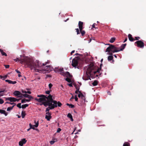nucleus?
Returning a JSON list of instances; mask_svg holds the SVG:
<instances>
[{
    "label": "nucleus",
    "instance_id": "5701e85b",
    "mask_svg": "<svg viewBox=\"0 0 146 146\" xmlns=\"http://www.w3.org/2000/svg\"><path fill=\"white\" fill-rule=\"evenodd\" d=\"M113 57L111 55L109 56H108V61H111L113 59Z\"/></svg>",
    "mask_w": 146,
    "mask_h": 146
},
{
    "label": "nucleus",
    "instance_id": "5fc2aeb1",
    "mask_svg": "<svg viewBox=\"0 0 146 146\" xmlns=\"http://www.w3.org/2000/svg\"><path fill=\"white\" fill-rule=\"evenodd\" d=\"M75 100L76 101H78V98L77 96V95H75Z\"/></svg>",
    "mask_w": 146,
    "mask_h": 146
},
{
    "label": "nucleus",
    "instance_id": "4d7b16f0",
    "mask_svg": "<svg viewBox=\"0 0 146 146\" xmlns=\"http://www.w3.org/2000/svg\"><path fill=\"white\" fill-rule=\"evenodd\" d=\"M96 24L95 23H94L92 25V27L93 28H96L95 27L96 25Z\"/></svg>",
    "mask_w": 146,
    "mask_h": 146
},
{
    "label": "nucleus",
    "instance_id": "aec40b11",
    "mask_svg": "<svg viewBox=\"0 0 146 146\" xmlns=\"http://www.w3.org/2000/svg\"><path fill=\"white\" fill-rule=\"evenodd\" d=\"M79 94L78 95V96L79 98H80V96H81V98L82 99H83L84 98V96L82 94V93H81V92H79Z\"/></svg>",
    "mask_w": 146,
    "mask_h": 146
},
{
    "label": "nucleus",
    "instance_id": "bb28decb",
    "mask_svg": "<svg viewBox=\"0 0 146 146\" xmlns=\"http://www.w3.org/2000/svg\"><path fill=\"white\" fill-rule=\"evenodd\" d=\"M123 146H130V144L128 142H126L123 144Z\"/></svg>",
    "mask_w": 146,
    "mask_h": 146
},
{
    "label": "nucleus",
    "instance_id": "e433bc0d",
    "mask_svg": "<svg viewBox=\"0 0 146 146\" xmlns=\"http://www.w3.org/2000/svg\"><path fill=\"white\" fill-rule=\"evenodd\" d=\"M76 31L77 32V35H78L79 34H80V31H79V30L77 28V29H76Z\"/></svg>",
    "mask_w": 146,
    "mask_h": 146
},
{
    "label": "nucleus",
    "instance_id": "338daca9",
    "mask_svg": "<svg viewBox=\"0 0 146 146\" xmlns=\"http://www.w3.org/2000/svg\"><path fill=\"white\" fill-rule=\"evenodd\" d=\"M25 102H29L30 101V99H25Z\"/></svg>",
    "mask_w": 146,
    "mask_h": 146
},
{
    "label": "nucleus",
    "instance_id": "473e14b6",
    "mask_svg": "<svg viewBox=\"0 0 146 146\" xmlns=\"http://www.w3.org/2000/svg\"><path fill=\"white\" fill-rule=\"evenodd\" d=\"M65 80L68 82L69 83L71 82V79L70 78H68V77H67L66 78Z\"/></svg>",
    "mask_w": 146,
    "mask_h": 146
},
{
    "label": "nucleus",
    "instance_id": "2eb2a0df",
    "mask_svg": "<svg viewBox=\"0 0 146 146\" xmlns=\"http://www.w3.org/2000/svg\"><path fill=\"white\" fill-rule=\"evenodd\" d=\"M26 142L27 140L25 139H23L19 142V145L20 146H22L24 144L26 143Z\"/></svg>",
    "mask_w": 146,
    "mask_h": 146
},
{
    "label": "nucleus",
    "instance_id": "1a4fd4ad",
    "mask_svg": "<svg viewBox=\"0 0 146 146\" xmlns=\"http://www.w3.org/2000/svg\"><path fill=\"white\" fill-rule=\"evenodd\" d=\"M60 74L64 76H66L67 77H71L72 76L68 72H60Z\"/></svg>",
    "mask_w": 146,
    "mask_h": 146
},
{
    "label": "nucleus",
    "instance_id": "423d86ee",
    "mask_svg": "<svg viewBox=\"0 0 146 146\" xmlns=\"http://www.w3.org/2000/svg\"><path fill=\"white\" fill-rule=\"evenodd\" d=\"M37 97L40 98H36L35 100L39 102H44L46 101L45 96L44 95H38Z\"/></svg>",
    "mask_w": 146,
    "mask_h": 146
},
{
    "label": "nucleus",
    "instance_id": "7c9ffc66",
    "mask_svg": "<svg viewBox=\"0 0 146 146\" xmlns=\"http://www.w3.org/2000/svg\"><path fill=\"white\" fill-rule=\"evenodd\" d=\"M67 117L70 119H72V116L70 113H69L68 114Z\"/></svg>",
    "mask_w": 146,
    "mask_h": 146
},
{
    "label": "nucleus",
    "instance_id": "412c9836",
    "mask_svg": "<svg viewBox=\"0 0 146 146\" xmlns=\"http://www.w3.org/2000/svg\"><path fill=\"white\" fill-rule=\"evenodd\" d=\"M98 81L97 80H95L93 82L92 84L93 86H96L98 84Z\"/></svg>",
    "mask_w": 146,
    "mask_h": 146
},
{
    "label": "nucleus",
    "instance_id": "393cba45",
    "mask_svg": "<svg viewBox=\"0 0 146 146\" xmlns=\"http://www.w3.org/2000/svg\"><path fill=\"white\" fill-rule=\"evenodd\" d=\"M29 106V104H24L22 105L21 106V108L23 109H25L26 108Z\"/></svg>",
    "mask_w": 146,
    "mask_h": 146
},
{
    "label": "nucleus",
    "instance_id": "864d4df0",
    "mask_svg": "<svg viewBox=\"0 0 146 146\" xmlns=\"http://www.w3.org/2000/svg\"><path fill=\"white\" fill-rule=\"evenodd\" d=\"M55 142V141H51L50 142V143L52 145Z\"/></svg>",
    "mask_w": 146,
    "mask_h": 146
},
{
    "label": "nucleus",
    "instance_id": "09e8293b",
    "mask_svg": "<svg viewBox=\"0 0 146 146\" xmlns=\"http://www.w3.org/2000/svg\"><path fill=\"white\" fill-rule=\"evenodd\" d=\"M4 66H5V68H8L9 67V65H4Z\"/></svg>",
    "mask_w": 146,
    "mask_h": 146
},
{
    "label": "nucleus",
    "instance_id": "20e7f679",
    "mask_svg": "<svg viewBox=\"0 0 146 146\" xmlns=\"http://www.w3.org/2000/svg\"><path fill=\"white\" fill-rule=\"evenodd\" d=\"M62 105V103L60 102H57L56 101L53 100L48 104V106H51V109H53L57 107V106L60 107Z\"/></svg>",
    "mask_w": 146,
    "mask_h": 146
},
{
    "label": "nucleus",
    "instance_id": "a18cd8bd",
    "mask_svg": "<svg viewBox=\"0 0 146 146\" xmlns=\"http://www.w3.org/2000/svg\"><path fill=\"white\" fill-rule=\"evenodd\" d=\"M52 86V85L50 83L48 85V86L50 89Z\"/></svg>",
    "mask_w": 146,
    "mask_h": 146
},
{
    "label": "nucleus",
    "instance_id": "ea45409f",
    "mask_svg": "<svg viewBox=\"0 0 146 146\" xmlns=\"http://www.w3.org/2000/svg\"><path fill=\"white\" fill-rule=\"evenodd\" d=\"M22 95L24 97H26V98H28V96H29V95H28L27 94H22Z\"/></svg>",
    "mask_w": 146,
    "mask_h": 146
},
{
    "label": "nucleus",
    "instance_id": "6e6552de",
    "mask_svg": "<svg viewBox=\"0 0 146 146\" xmlns=\"http://www.w3.org/2000/svg\"><path fill=\"white\" fill-rule=\"evenodd\" d=\"M135 44H136V46L140 48H143L144 46V43L141 40H138L135 42Z\"/></svg>",
    "mask_w": 146,
    "mask_h": 146
},
{
    "label": "nucleus",
    "instance_id": "9d476101",
    "mask_svg": "<svg viewBox=\"0 0 146 146\" xmlns=\"http://www.w3.org/2000/svg\"><path fill=\"white\" fill-rule=\"evenodd\" d=\"M52 68L51 66L50 65L46 66L44 68H43L42 69H40L43 70L44 71H46L48 72H49L51 70Z\"/></svg>",
    "mask_w": 146,
    "mask_h": 146
},
{
    "label": "nucleus",
    "instance_id": "37998d69",
    "mask_svg": "<svg viewBox=\"0 0 146 146\" xmlns=\"http://www.w3.org/2000/svg\"><path fill=\"white\" fill-rule=\"evenodd\" d=\"M4 101L3 99H0V104H3L4 103Z\"/></svg>",
    "mask_w": 146,
    "mask_h": 146
},
{
    "label": "nucleus",
    "instance_id": "dca6fc26",
    "mask_svg": "<svg viewBox=\"0 0 146 146\" xmlns=\"http://www.w3.org/2000/svg\"><path fill=\"white\" fill-rule=\"evenodd\" d=\"M128 37L129 40L131 42L133 41L134 40V39L132 35L131 34H129L128 35Z\"/></svg>",
    "mask_w": 146,
    "mask_h": 146
},
{
    "label": "nucleus",
    "instance_id": "39448f33",
    "mask_svg": "<svg viewBox=\"0 0 146 146\" xmlns=\"http://www.w3.org/2000/svg\"><path fill=\"white\" fill-rule=\"evenodd\" d=\"M45 97L46 98H45L46 101L42 102V103L40 105H41L43 104L45 107H46L48 105V104L52 101L53 99L52 98V96L50 94H49L47 97L45 96Z\"/></svg>",
    "mask_w": 146,
    "mask_h": 146
},
{
    "label": "nucleus",
    "instance_id": "4468645a",
    "mask_svg": "<svg viewBox=\"0 0 146 146\" xmlns=\"http://www.w3.org/2000/svg\"><path fill=\"white\" fill-rule=\"evenodd\" d=\"M13 94L15 96H18L17 97H21L22 96H19L20 95H22V94L19 91H15L13 93Z\"/></svg>",
    "mask_w": 146,
    "mask_h": 146
},
{
    "label": "nucleus",
    "instance_id": "f3484780",
    "mask_svg": "<svg viewBox=\"0 0 146 146\" xmlns=\"http://www.w3.org/2000/svg\"><path fill=\"white\" fill-rule=\"evenodd\" d=\"M5 81L6 82H8L9 84H15L17 83V82L16 81H12L9 80H5Z\"/></svg>",
    "mask_w": 146,
    "mask_h": 146
},
{
    "label": "nucleus",
    "instance_id": "69168bd1",
    "mask_svg": "<svg viewBox=\"0 0 146 146\" xmlns=\"http://www.w3.org/2000/svg\"><path fill=\"white\" fill-rule=\"evenodd\" d=\"M79 92H80V91H79V90H76L75 92V93L76 94H78V92L79 93Z\"/></svg>",
    "mask_w": 146,
    "mask_h": 146
},
{
    "label": "nucleus",
    "instance_id": "bf43d9fd",
    "mask_svg": "<svg viewBox=\"0 0 146 146\" xmlns=\"http://www.w3.org/2000/svg\"><path fill=\"white\" fill-rule=\"evenodd\" d=\"M10 104L11 105H13V106H14V107L16 105V104L14 103H11L10 102Z\"/></svg>",
    "mask_w": 146,
    "mask_h": 146
},
{
    "label": "nucleus",
    "instance_id": "7ed1b4c3",
    "mask_svg": "<svg viewBox=\"0 0 146 146\" xmlns=\"http://www.w3.org/2000/svg\"><path fill=\"white\" fill-rule=\"evenodd\" d=\"M102 64H101L100 65V67L98 68L96 71H95V67L94 64H91L87 69V70L86 72V74L88 76L89 74L91 75L92 74H95L97 72H99L100 70H101V67Z\"/></svg>",
    "mask_w": 146,
    "mask_h": 146
},
{
    "label": "nucleus",
    "instance_id": "774afa93",
    "mask_svg": "<svg viewBox=\"0 0 146 146\" xmlns=\"http://www.w3.org/2000/svg\"><path fill=\"white\" fill-rule=\"evenodd\" d=\"M68 86H70V87H72V84L71 83H70V84H68Z\"/></svg>",
    "mask_w": 146,
    "mask_h": 146
},
{
    "label": "nucleus",
    "instance_id": "6ab92c4d",
    "mask_svg": "<svg viewBox=\"0 0 146 146\" xmlns=\"http://www.w3.org/2000/svg\"><path fill=\"white\" fill-rule=\"evenodd\" d=\"M83 22L79 21L78 23V27L79 28H83Z\"/></svg>",
    "mask_w": 146,
    "mask_h": 146
},
{
    "label": "nucleus",
    "instance_id": "a878e982",
    "mask_svg": "<svg viewBox=\"0 0 146 146\" xmlns=\"http://www.w3.org/2000/svg\"><path fill=\"white\" fill-rule=\"evenodd\" d=\"M66 105L67 106H68L70 107L71 108H74V105L72 104H70L68 103H67Z\"/></svg>",
    "mask_w": 146,
    "mask_h": 146
},
{
    "label": "nucleus",
    "instance_id": "8fccbe9b",
    "mask_svg": "<svg viewBox=\"0 0 146 146\" xmlns=\"http://www.w3.org/2000/svg\"><path fill=\"white\" fill-rule=\"evenodd\" d=\"M5 95L4 92H1L0 93V97Z\"/></svg>",
    "mask_w": 146,
    "mask_h": 146
},
{
    "label": "nucleus",
    "instance_id": "e2e57ef3",
    "mask_svg": "<svg viewBox=\"0 0 146 146\" xmlns=\"http://www.w3.org/2000/svg\"><path fill=\"white\" fill-rule=\"evenodd\" d=\"M25 93H28L29 94H31V92L30 91H26V92Z\"/></svg>",
    "mask_w": 146,
    "mask_h": 146
},
{
    "label": "nucleus",
    "instance_id": "cd10ccee",
    "mask_svg": "<svg viewBox=\"0 0 146 146\" xmlns=\"http://www.w3.org/2000/svg\"><path fill=\"white\" fill-rule=\"evenodd\" d=\"M50 108L51 106H49L46 109V112H49L50 110H52V109H51Z\"/></svg>",
    "mask_w": 146,
    "mask_h": 146
},
{
    "label": "nucleus",
    "instance_id": "a211bd4d",
    "mask_svg": "<svg viewBox=\"0 0 146 146\" xmlns=\"http://www.w3.org/2000/svg\"><path fill=\"white\" fill-rule=\"evenodd\" d=\"M0 113L4 114L6 116L7 115V113L4 110L0 109Z\"/></svg>",
    "mask_w": 146,
    "mask_h": 146
},
{
    "label": "nucleus",
    "instance_id": "4c0bfd02",
    "mask_svg": "<svg viewBox=\"0 0 146 146\" xmlns=\"http://www.w3.org/2000/svg\"><path fill=\"white\" fill-rule=\"evenodd\" d=\"M59 72H63V68H59L58 69Z\"/></svg>",
    "mask_w": 146,
    "mask_h": 146
},
{
    "label": "nucleus",
    "instance_id": "79ce46f5",
    "mask_svg": "<svg viewBox=\"0 0 146 146\" xmlns=\"http://www.w3.org/2000/svg\"><path fill=\"white\" fill-rule=\"evenodd\" d=\"M74 86H75V87L76 88V90H79L80 89V87L79 86H78L76 85H75Z\"/></svg>",
    "mask_w": 146,
    "mask_h": 146
},
{
    "label": "nucleus",
    "instance_id": "c9c22d12",
    "mask_svg": "<svg viewBox=\"0 0 146 146\" xmlns=\"http://www.w3.org/2000/svg\"><path fill=\"white\" fill-rule=\"evenodd\" d=\"M0 77L1 79H2L3 80H4L7 77V76H1Z\"/></svg>",
    "mask_w": 146,
    "mask_h": 146
},
{
    "label": "nucleus",
    "instance_id": "680f3d73",
    "mask_svg": "<svg viewBox=\"0 0 146 146\" xmlns=\"http://www.w3.org/2000/svg\"><path fill=\"white\" fill-rule=\"evenodd\" d=\"M29 126H30V129H31V128H32V127H33V126L32 125V124L31 123H30L29 124Z\"/></svg>",
    "mask_w": 146,
    "mask_h": 146
},
{
    "label": "nucleus",
    "instance_id": "603ef678",
    "mask_svg": "<svg viewBox=\"0 0 146 146\" xmlns=\"http://www.w3.org/2000/svg\"><path fill=\"white\" fill-rule=\"evenodd\" d=\"M20 59H19V58H17L16 59H15L14 60L16 62L17 61H19L20 60Z\"/></svg>",
    "mask_w": 146,
    "mask_h": 146
},
{
    "label": "nucleus",
    "instance_id": "49530a36",
    "mask_svg": "<svg viewBox=\"0 0 146 146\" xmlns=\"http://www.w3.org/2000/svg\"><path fill=\"white\" fill-rule=\"evenodd\" d=\"M58 69V68H56L54 70L55 72H59Z\"/></svg>",
    "mask_w": 146,
    "mask_h": 146
},
{
    "label": "nucleus",
    "instance_id": "de8ad7c7",
    "mask_svg": "<svg viewBox=\"0 0 146 146\" xmlns=\"http://www.w3.org/2000/svg\"><path fill=\"white\" fill-rule=\"evenodd\" d=\"M61 129L60 128H58V129H57V131H56V132L57 133H59V132L60 131H61Z\"/></svg>",
    "mask_w": 146,
    "mask_h": 146
},
{
    "label": "nucleus",
    "instance_id": "9b49d317",
    "mask_svg": "<svg viewBox=\"0 0 146 146\" xmlns=\"http://www.w3.org/2000/svg\"><path fill=\"white\" fill-rule=\"evenodd\" d=\"M29 60H32L31 59H28L27 60H26L25 59H22L20 58V60L19 61H20V63L22 64H23V62H25V64L27 65V67L30 68V67L29 66V65L27 64V62H28V61H29Z\"/></svg>",
    "mask_w": 146,
    "mask_h": 146
},
{
    "label": "nucleus",
    "instance_id": "4be33fe9",
    "mask_svg": "<svg viewBox=\"0 0 146 146\" xmlns=\"http://www.w3.org/2000/svg\"><path fill=\"white\" fill-rule=\"evenodd\" d=\"M115 40V38L114 37H112L109 41V42L111 43H113L114 42Z\"/></svg>",
    "mask_w": 146,
    "mask_h": 146
},
{
    "label": "nucleus",
    "instance_id": "c03bdc74",
    "mask_svg": "<svg viewBox=\"0 0 146 146\" xmlns=\"http://www.w3.org/2000/svg\"><path fill=\"white\" fill-rule=\"evenodd\" d=\"M135 39H134V40H137L140 39V37L139 36L135 37Z\"/></svg>",
    "mask_w": 146,
    "mask_h": 146
},
{
    "label": "nucleus",
    "instance_id": "f704fd0d",
    "mask_svg": "<svg viewBox=\"0 0 146 146\" xmlns=\"http://www.w3.org/2000/svg\"><path fill=\"white\" fill-rule=\"evenodd\" d=\"M21 103H18L17 105V107L19 108H21Z\"/></svg>",
    "mask_w": 146,
    "mask_h": 146
},
{
    "label": "nucleus",
    "instance_id": "58836bf2",
    "mask_svg": "<svg viewBox=\"0 0 146 146\" xmlns=\"http://www.w3.org/2000/svg\"><path fill=\"white\" fill-rule=\"evenodd\" d=\"M81 33L82 34V36H83L85 33V31L84 30H83V31L81 32Z\"/></svg>",
    "mask_w": 146,
    "mask_h": 146
},
{
    "label": "nucleus",
    "instance_id": "72a5a7b5",
    "mask_svg": "<svg viewBox=\"0 0 146 146\" xmlns=\"http://www.w3.org/2000/svg\"><path fill=\"white\" fill-rule=\"evenodd\" d=\"M35 125H34V126H35L36 127H38V121L36 123V121H35Z\"/></svg>",
    "mask_w": 146,
    "mask_h": 146
},
{
    "label": "nucleus",
    "instance_id": "c756f323",
    "mask_svg": "<svg viewBox=\"0 0 146 146\" xmlns=\"http://www.w3.org/2000/svg\"><path fill=\"white\" fill-rule=\"evenodd\" d=\"M6 92V91L5 89H0V93L1 92Z\"/></svg>",
    "mask_w": 146,
    "mask_h": 146
},
{
    "label": "nucleus",
    "instance_id": "3c124183",
    "mask_svg": "<svg viewBox=\"0 0 146 146\" xmlns=\"http://www.w3.org/2000/svg\"><path fill=\"white\" fill-rule=\"evenodd\" d=\"M27 98L30 99H33V97L32 96L29 95V96H28V97Z\"/></svg>",
    "mask_w": 146,
    "mask_h": 146
},
{
    "label": "nucleus",
    "instance_id": "2f4dec72",
    "mask_svg": "<svg viewBox=\"0 0 146 146\" xmlns=\"http://www.w3.org/2000/svg\"><path fill=\"white\" fill-rule=\"evenodd\" d=\"M1 53L3 56H7V54L5 52H3V50L1 52Z\"/></svg>",
    "mask_w": 146,
    "mask_h": 146
},
{
    "label": "nucleus",
    "instance_id": "13d9d810",
    "mask_svg": "<svg viewBox=\"0 0 146 146\" xmlns=\"http://www.w3.org/2000/svg\"><path fill=\"white\" fill-rule=\"evenodd\" d=\"M25 102V99H23L21 100V103H24Z\"/></svg>",
    "mask_w": 146,
    "mask_h": 146
},
{
    "label": "nucleus",
    "instance_id": "0e129e2a",
    "mask_svg": "<svg viewBox=\"0 0 146 146\" xmlns=\"http://www.w3.org/2000/svg\"><path fill=\"white\" fill-rule=\"evenodd\" d=\"M75 52V50H72L71 52V55H72V54L74 53Z\"/></svg>",
    "mask_w": 146,
    "mask_h": 146
},
{
    "label": "nucleus",
    "instance_id": "c85d7f7f",
    "mask_svg": "<svg viewBox=\"0 0 146 146\" xmlns=\"http://www.w3.org/2000/svg\"><path fill=\"white\" fill-rule=\"evenodd\" d=\"M14 107V106H13L12 107H9L7 108V111H10L11 110L13 109V108Z\"/></svg>",
    "mask_w": 146,
    "mask_h": 146
},
{
    "label": "nucleus",
    "instance_id": "f257e3e1",
    "mask_svg": "<svg viewBox=\"0 0 146 146\" xmlns=\"http://www.w3.org/2000/svg\"><path fill=\"white\" fill-rule=\"evenodd\" d=\"M50 61L48 60L45 64L43 63L42 64L38 60H36L35 62H34L32 60H29L27 62V64L30 67L32 70L35 72H39L41 71L40 69H42L43 67L46 65L47 64L49 63Z\"/></svg>",
    "mask_w": 146,
    "mask_h": 146
},
{
    "label": "nucleus",
    "instance_id": "0eeeda50",
    "mask_svg": "<svg viewBox=\"0 0 146 146\" xmlns=\"http://www.w3.org/2000/svg\"><path fill=\"white\" fill-rule=\"evenodd\" d=\"M80 58L79 57L77 56L74 58L72 60V65L75 68L78 65V61L80 60Z\"/></svg>",
    "mask_w": 146,
    "mask_h": 146
},
{
    "label": "nucleus",
    "instance_id": "f8f14e48",
    "mask_svg": "<svg viewBox=\"0 0 146 146\" xmlns=\"http://www.w3.org/2000/svg\"><path fill=\"white\" fill-rule=\"evenodd\" d=\"M46 115L45 116V118L47 119L48 121H50V119L52 118L51 115V114L49 112H47L46 113Z\"/></svg>",
    "mask_w": 146,
    "mask_h": 146
},
{
    "label": "nucleus",
    "instance_id": "052dcab7",
    "mask_svg": "<svg viewBox=\"0 0 146 146\" xmlns=\"http://www.w3.org/2000/svg\"><path fill=\"white\" fill-rule=\"evenodd\" d=\"M15 71L17 72V73L18 74H20L21 73V72H20L17 70H16Z\"/></svg>",
    "mask_w": 146,
    "mask_h": 146
},
{
    "label": "nucleus",
    "instance_id": "b1692460",
    "mask_svg": "<svg viewBox=\"0 0 146 146\" xmlns=\"http://www.w3.org/2000/svg\"><path fill=\"white\" fill-rule=\"evenodd\" d=\"M26 115L25 111H22L21 113V115L22 118H24Z\"/></svg>",
    "mask_w": 146,
    "mask_h": 146
},
{
    "label": "nucleus",
    "instance_id": "a19ab883",
    "mask_svg": "<svg viewBox=\"0 0 146 146\" xmlns=\"http://www.w3.org/2000/svg\"><path fill=\"white\" fill-rule=\"evenodd\" d=\"M51 91V90H50H50L47 91L45 92V93L46 94H47L49 95L50 94H49Z\"/></svg>",
    "mask_w": 146,
    "mask_h": 146
},
{
    "label": "nucleus",
    "instance_id": "f03ea898",
    "mask_svg": "<svg viewBox=\"0 0 146 146\" xmlns=\"http://www.w3.org/2000/svg\"><path fill=\"white\" fill-rule=\"evenodd\" d=\"M110 46L108 47L106 50V52H110L109 54L110 55L112 54V53L117 52L120 51H122L125 48L126 45V44H122L121 46V48L115 47V46L112 44H108Z\"/></svg>",
    "mask_w": 146,
    "mask_h": 146
},
{
    "label": "nucleus",
    "instance_id": "ddd939ff",
    "mask_svg": "<svg viewBox=\"0 0 146 146\" xmlns=\"http://www.w3.org/2000/svg\"><path fill=\"white\" fill-rule=\"evenodd\" d=\"M6 100H9L11 102L16 101L17 98L13 97H8L6 98Z\"/></svg>",
    "mask_w": 146,
    "mask_h": 146
},
{
    "label": "nucleus",
    "instance_id": "6e6d98bb",
    "mask_svg": "<svg viewBox=\"0 0 146 146\" xmlns=\"http://www.w3.org/2000/svg\"><path fill=\"white\" fill-rule=\"evenodd\" d=\"M79 31H80V32L81 33V32L83 31V30H82L83 29V28H79Z\"/></svg>",
    "mask_w": 146,
    "mask_h": 146
}]
</instances>
